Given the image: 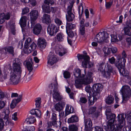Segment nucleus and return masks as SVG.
<instances>
[{"label":"nucleus","mask_w":131,"mask_h":131,"mask_svg":"<svg viewBox=\"0 0 131 131\" xmlns=\"http://www.w3.org/2000/svg\"><path fill=\"white\" fill-rule=\"evenodd\" d=\"M106 115L108 119L107 128L110 131H121L122 128L126 124L125 118L126 115L123 113L118 115L117 117V123L115 120L116 116L111 112V110L107 108L106 110Z\"/></svg>","instance_id":"obj_1"},{"label":"nucleus","mask_w":131,"mask_h":131,"mask_svg":"<svg viewBox=\"0 0 131 131\" xmlns=\"http://www.w3.org/2000/svg\"><path fill=\"white\" fill-rule=\"evenodd\" d=\"M22 64L19 59L18 58L15 59L12 64V69L9 74V79L8 83L11 84H16L19 82L20 78L23 77L25 75L24 73L22 75V70L21 68Z\"/></svg>","instance_id":"obj_2"},{"label":"nucleus","mask_w":131,"mask_h":131,"mask_svg":"<svg viewBox=\"0 0 131 131\" xmlns=\"http://www.w3.org/2000/svg\"><path fill=\"white\" fill-rule=\"evenodd\" d=\"M93 73L92 72H89L87 73L85 77L83 80L77 79L75 81L74 85L77 88H79L82 87V84H89L92 81V75Z\"/></svg>","instance_id":"obj_3"},{"label":"nucleus","mask_w":131,"mask_h":131,"mask_svg":"<svg viewBox=\"0 0 131 131\" xmlns=\"http://www.w3.org/2000/svg\"><path fill=\"white\" fill-rule=\"evenodd\" d=\"M50 88L51 89V92L52 91L53 93L52 94L53 100H55L57 101H60L62 99L61 95L58 91V84L56 80L54 83H52L49 85Z\"/></svg>","instance_id":"obj_4"},{"label":"nucleus","mask_w":131,"mask_h":131,"mask_svg":"<svg viewBox=\"0 0 131 131\" xmlns=\"http://www.w3.org/2000/svg\"><path fill=\"white\" fill-rule=\"evenodd\" d=\"M121 91L122 95V102L126 103L129 100L131 95V90L129 86L127 85L122 86Z\"/></svg>","instance_id":"obj_5"},{"label":"nucleus","mask_w":131,"mask_h":131,"mask_svg":"<svg viewBox=\"0 0 131 131\" xmlns=\"http://www.w3.org/2000/svg\"><path fill=\"white\" fill-rule=\"evenodd\" d=\"M77 57L79 60L82 61V65L83 67L90 68L93 66V64L90 61V57L88 56L78 54Z\"/></svg>","instance_id":"obj_6"},{"label":"nucleus","mask_w":131,"mask_h":131,"mask_svg":"<svg viewBox=\"0 0 131 131\" xmlns=\"http://www.w3.org/2000/svg\"><path fill=\"white\" fill-rule=\"evenodd\" d=\"M109 35L107 32H100L95 36L94 39V40L100 43L104 42H108V40L107 39L109 37Z\"/></svg>","instance_id":"obj_7"},{"label":"nucleus","mask_w":131,"mask_h":131,"mask_svg":"<svg viewBox=\"0 0 131 131\" xmlns=\"http://www.w3.org/2000/svg\"><path fill=\"white\" fill-rule=\"evenodd\" d=\"M74 2V0H73L71 2H70V5L68 6L67 9L68 14L66 15V18L67 20L69 21H72L74 17V15L72 12Z\"/></svg>","instance_id":"obj_8"},{"label":"nucleus","mask_w":131,"mask_h":131,"mask_svg":"<svg viewBox=\"0 0 131 131\" xmlns=\"http://www.w3.org/2000/svg\"><path fill=\"white\" fill-rule=\"evenodd\" d=\"M18 96L17 99L13 100L11 103L10 106L12 108H14L16 106L17 104L20 102L22 99L23 95L21 94L18 95V94L17 93H12L11 95V97H16Z\"/></svg>","instance_id":"obj_9"},{"label":"nucleus","mask_w":131,"mask_h":131,"mask_svg":"<svg viewBox=\"0 0 131 131\" xmlns=\"http://www.w3.org/2000/svg\"><path fill=\"white\" fill-rule=\"evenodd\" d=\"M100 92L93 91V96L91 97V95L89 96L87 95L88 97V101L90 104L91 105H93L94 102L96 101L100 96Z\"/></svg>","instance_id":"obj_10"},{"label":"nucleus","mask_w":131,"mask_h":131,"mask_svg":"<svg viewBox=\"0 0 131 131\" xmlns=\"http://www.w3.org/2000/svg\"><path fill=\"white\" fill-rule=\"evenodd\" d=\"M48 25L47 28V32L50 36L55 35L59 30L58 25Z\"/></svg>","instance_id":"obj_11"},{"label":"nucleus","mask_w":131,"mask_h":131,"mask_svg":"<svg viewBox=\"0 0 131 131\" xmlns=\"http://www.w3.org/2000/svg\"><path fill=\"white\" fill-rule=\"evenodd\" d=\"M9 111L8 109L7 108L4 109L1 115V117L4 120H6L5 122L6 125H8L11 123V121L9 119Z\"/></svg>","instance_id":"obj_12"},{"label":"nucleus","mask_w":131,"mask_h":131,"mask_svg":"<svg viewBox=\"0 0 131 131\" xmlns=\"http://www.w3.org/2000/svg\"><path fill=\"white\" fill-rule=\"evenodd\" d=\"M113 69L111 66L107 64L106 66H105V70L103 72H102L103 74L104 77L106 78H109L110 77L111 73L113 71Z\"/></svg>","instance_id":"obj_13"},{"label":"nucleus","mask_w":131,"mask_h":131,"mask_svg":"<svg viewBox=\"0 0 131 131\" xmlns=\"http://www.w3.org/2000/svg\"><path fill=\"white\" fill-rule=\"evenodd\" d=\"M29 14L31 25L35 24H36V20L38 16V11L36 10H33Z\"/></svg>","instance_id":"obj_14"},{"label":"nucleus","mask_w":131,"mask_h":131,"mask_svg":"<svg viewBox=\"0 0 131 131\" xmlns=\"http://www.w3.org/2000/svg\"><path fill=\"white\" fill-rule=\"evenodd\" d=\"M48 57L49 59L48 61V64L52 66L57 62V60L56 56L52 52H50Z\"/></svg>","instance_id":"obj_15"},{"label":"nucleus","mask_w":131,"mask_h":131,"mask_svg":"<svg viewBox=\"0 0 131 131\" xmlns=\"http://www.w3.org/2000/svg\"><path fill=\"white\" fill-rule=\"evenodd\" d=\"M96 107L95 106L91 107L89 110V114L92 115V117L94 119L97 118L99 116V113L96 111Z\"/></svg>","instance_id":"obj_16"},{"label":"nucleus","mask_w":131,"mask_h":131,"mask_svg":"<svg viewBox=\"0 0 131 131\" xmlns=\"http://www.w3.org/2000/svg\"><path fill=\"white\" fill-rule=\"evenodd\" d=\"M108 62L109 63L112 64H114L115 66L117 68L121 67L122 66V63L119 62V60L116 61V59L114 57L109 58L108 59Z\"/></svg>","instance_id":"obj_17"},{"label":"nucleus","mask_w":131,"mask_h":131,"mask_svg":"<svg viewBox=\"0 0 131 131\" xmlns=\"http://www.w3.org/2000/svg\"><path fill=\"white\" fill-rule=\"evenodd\" d=\"M32 27L33 28V33L37 35L39 34L42 29L41 25H31V27Z\"/></svg>","instance_id":"obj_18"},{"label":"nucleus","mask_w":131,"mask_h":131,"mask_svg":"<svg viewBox=\"0 0 131 131\" xmlns=\"http://www.w3.org/2000/svg\"><path fill=\"white\" fill-rule=\"evenodd\" d=\"M24 64L26 66L29 72H33L32 71L33 69V63L31 58L29 59L28 61L26 60L24 62Z\"/></svg>","instance_id":"obj_19"},{"label":"nucleus","mask_w":131,"mask_h":131,"mask_svg":"<svg viewBox=\"0 0 131 131\" xmlns=\"http://www.w3.org/2000/svg\"><path fill=\"white\" fill-rule=\"evenodd\" d=\"M38 45L39 47L43 49L45 48L47 43L45 39L42 38H40L38 40Z\"/></svg>","instance_id":"obj_20"},{"label":"nucleus","mask_w":131,"mask_h":131,"mask_svg":"<svg viewBox=\"0 0 131 131\" xmlns=\"http://www.w3.org/2000/svg\"><path fill=\"white\" fill-rule=\"evenodd\" d=\"M64 103L62 102H59L56 103L54 106V109L58 112H61L64 106Z\"/></svg>","instance_id":"obj_21"},{"label":"nucleus","mask_w":131,"mask_h":131,"mask_svg":"<svg viewBox=\"0 0 131 131\" xmlns=\"http://www.w3.org/2000/svg\"><path fill=\"white\" fill-rule=\"evenodd\" d=\"M84 122L85 128L87 130H88L89 128H90L92 127V123L90 118H85Z\"/></svg>","instance_id":"obj_22"},{"label":"nucleus","mask_w":131,"mask_h":131,"mask_svg":"<svg viewBox=\"0 0 131 131\" xmlns=\"http://www.w3.org/2000/svg\"><path fill=\"white\" fill-rule=\"evenodd\" d=\"M42 19L43 23L47 24L51 23V20L49 15L46 14H44L43 16Z\"/></svg>","instance_id":"obj_23"},{"label":"nucleus","mask_w":131,"mask_h":131,"mask_svg":"<svg viewBox=\"0 0 131 131\" xmlns=\"http://www.w3.org/2000/svg\"><path fill=\"white\" fill-rule=\"evenodd\" d=\"M93 87V90L94 91L100 92L102 89L103 85L100 83H96L94 84Z\"/></svg>","instance_id":"obj_24"},{"label":"nucleus","mask_w":131,"mask_h":131,"mask_svg":"<svg viewBox=\"0 0 131 131\" xmlns=\"http://www.w3.org/2000/svg\"><path fill=\"white\" fill-rule=\"evenodd\" d=\"M64 35L62 33H58L55 37L56 40L59 42L63 41L64 40Z\"/></svg>","instance_id":"obj_25"},{"label":"nucleus","mask_w":131,"mask_h":131,"mask_svg":"<svg viewBox=\"0 0 131 131\" xmlns=\"http://www.w3.org/2000/svg\"><path fill=\"white\" fill-rule=\"evenodd\" d=\"M42 7L43 12L45 13L49 14L51 12L50 7L49 5L46 4H43L42 6Z\"/></svg>","instance_id":"obj_26"},{"label":"nucleus","mask_w":131,"mask_h":131,"mask_svg":"<svg viewBox=\"0 0 131 131\" xmlns=\"http://www.w3.org/2000/svg\"><path fill=\"white\" fill-rule=\"evenodd\" d=\"M31 114L35 115L36 116L40 118L41 114V111L38 109H34L31 110L30 112Z\"/></svg>","instance_id":"obj_27"},{"label":"nucleus","mask_w":131,"mask_h":131,"mask_svg":"<svg viewBox=\"0 0 131 131\" xmlns=\"http://www.w3.org/2000/svg\"><path fill=\"white\" fill-rule=\"evenodd\" d=\"M73 107L68 105H67L65 109V116H66L69 114L73 113Z\"/></svg>","instance_id":"obj_28"},{"label":"nucleus","mask_w":131,"mask_h":131,"mask_svg":"<svg viewBox=\"0 0 131 131\" xmlns=\"http://www.w3.org/2000/svg\"><path fill=\"white\" fill-rule=\"evenodd\" d=\"M36 121L35 118L32 116H29L25 120V121L28 124L34 123Z\"/></svg>","instance_id":"obj_29"},{"label":"nucleus","mask_w":131,"mask_h":131,"mask_svg":"<svg viewBox=\"0 0 131 131\" xmlns=\"http://www.w3.org/2000/svg\"><path fill=\"white\" fill-rule=\"evenodd\" d=\"M114 99L112 95H109L105 99V102L108 104H111L113 103Z\"/></svg>","instance_id":"obj_30"},{"label":"nucleus","mask_w":131,"mask_h":131,"mask_svg":"<svg viewBox=\"0 0 131 131\" xmlns=\"http://www.w3.org/2000/svg\"><path fill=\"white\" fill-rule=\"evenodd\" d=\"M35 105L37 108H40L41 107V98L40 97H38L35 98Z\"/></svg>","instance_id":"obj_31"},{"label":"nucleus","mask_w":131,"mask_h":131,"mask_svg":"<svg viewBox=\"0 0 131 131\" xmlns=\"http://www.w3.org/2000/svg\"><path fill=\"white\" fill-rule=\"evenodd\" d=\"M122 66L121 67H119V68H117L121 75L124 76H126L127 74V72L124 68H122Z\"/></svg>","instance_id":"obj_32"},{"label":"nucleus","mask_w":131,"mask_h":131,"mask_svg":"<svg viewBox=\"0 0 131 131\" xmlns=\"http://www.w3.org/2000/svg\"><path fill=\"white\" fill-rule=\"evenodd\" d=\"M78 118L77 116L73 115L68 119V122L69 123L76 122H78Z\"/></svg>","instance_id":"obj_33"},{"label":"nucleus","mask_w":131,"mask_h":131,"mask_svg":"<svg viewBox=\"0 0 131 131\" xmlns=\"http://www.w3.org/2000/svg\"><path fill=\"white\" fill-rule=\"evenodd\" d=\"M104 63L103 62H100L97 65L98 70L102 72H103L105 70V67L104 68ZM106 66L105 65V67Z\"/></svg>","instance_id":"obj_34"},{"label":"nucleus","mask_w":131,"mask_h":131,"mask_svg":"<svg viewBox=\"0 0 131 131\" xmlns=\"http://www.w3.org/2000/svg\"><path fill=\"white\" fill-rule=\"evenodd\" d=\"M53 126L56 127L57 126V123L56 122H54L52 121H50L47 123V128H52Z\"/></svg>","instance_id":"obj_35"},{"label":"nucleus","mask_w":131,"mask_h":131,"mask_svg":"<svg viewBox=\"0 0 131 131\" xmlns=\"http://www.w3.org/2000/svg\"><path fill=\"white\" fill-rule=\"evenodd\" d=\"M53 126L56 127L57 126V123L56 122H54L52 121H50L47 123V128H52Z\"/></svg>","instance_id":"obj_36"},{"label":"nucleus","mask_w":131,"mask_h":131,"mask_svg":"<svg viewBox=\"0 0 131 131\" xmlns=\"http://www.w3.org/2000/svg\"><path fill=\"white\" fill-rule=\"evenodd\" d=\"M124 30L126 34L131 36V27L128 26L125 27Z\"/></svg>","instance_id":"obj_37"},{"label":"nucleus","mask_w":131,"mask_h":131,"mask_svg":"<svg viewBox=\"0 0 131 131\" xmlns=\"http://www.w3.org/2000/svg\"><path fill=\"white\" fill-rule=\"evenodd\" d=\"M27 17L26 16L22 17L21 18L19 21L20 25H26Z\"/></svg>","instance_id":"obj_38"},{"label":"nucleus","mask_w":131,"mask_h":131,"mask_svg":"<svg viewBox=\"0 0 131 131\" xmlns=\"http://www.w3.org/2000/svg\"><path fill=\"white\" fill-rule=\"evenodd\" d=\"M33 74V72H29L27 76L26 79L25 80V82H27L31 80Z\"/></svg>","instance_id":"obj_39"},{"label":"nucleus","mask_w":131,"mask_h":131,"mask_svg":"<svg viewBox=\"0 0 131 131\" xmlns=\"http://www.w3.org/2000/svg\"><path fill=\"white\" fill-rule=\"evenodd\" d=\"M81 70L79 69H76L74 70L73 75L75 77L77 78H79L80 74L81 73Z\"/></svg>","instance_id":"obj_40"},{"label":"nucleus","mask_w":131,"mask_h":131,"mask_svg":"<svg viewBox=\"0 0 131 131\" xmlns=\"http://www.w3.org/2000/svg\"><path fill=\"white\" fill-rule=\"evenodd\" d=\"M68 36L72 38L73 37H77V34L75 32L74 33L72 31H66Z\"/></svg>","instance_id":"obj_41"},{"label":"nucleus","mask_w":131,"mask_h":131,"mask_svg":"<svg viewBox=\"0 0 131 131\" xmlns=\"http://www.w3.org/2000/svg\"><path fill=\"white\" fill-rule=\"evenodd\" d=\"M32 42V40L29 37L26 40L24 46V47H28Z\"/></svg>","instance_id":"obj_42"},{"label":"nucleus","mask_w":131,"mask_h":131,"mask_svg":"<svg viewBox=\"0 0 131 131\" xmlns=\"http://www.w3.org/2000/svg\"><path fill=\"white\" fill-rule=\"evenodd\" d=\"M75 25H66V31H71L75 28Z\"/></svg>","instance_id":"obj_43"},{"label":"nucleus","mask_w":131,"mask_h":131,"mask_svg":"<svg viewBox=\"0 0 131 131\" xmlns=\"http://www.w3.org/2000/svg\"><path fill=\"white\" fill-rule=\"evenodd\" d=\"M103 50L104 53L107 55L110 54L111 52V48L108 47H104L103 48Z\"/></svg>","instance_id":"obj_44"},{"label":"nucleus","mask_w":131,"mask_h":131,"mask_svg":"<svg viewBox=\"0 0 131 131\" xmlns=\"http://www.w3.org/2000/svg\"><path fill=\"white\" fill-rule=\"evenodd\" d=\"M69 131H77L78 128L77 127L74 125H72L69 127Z\"/></svg>","instance_id":"obj_45"},{"label":"nucleus","mask_w":131,"mask_h":131,"mask_svg":"<svg viewBox=\"0 0 131 131\" xmlns=\"http://www.w3.org/2000/svg\"><path fill=\"white\" fill-rule=\"evenodd\" d=\"M24 53L25 54H28L30 53L32 51V50L30 49L29 47H24Z\"/></svg>","instance_id":"obj_46"},{"label":"nucleus","mask_w":131,"mask_h":131,"mask_svg":"<svg viewBox=\"0 0 131 131\" xmlns=\"http://www.w3.org/2000/svg\"><path fill=\"white\" fill-rule=\"evenodd\" d=\"M14 48L11 46H9L6 48V50H7L9 53L11 54H13L14 53Z\"/></svg>","instance_id":"obj_47"},{"label":"nucleus","mask_w":131,"mask_h":131,"mask_svg":"<svg viewBox=\"0 0 131 131\" xmlns=\"http://www.w3.org/2000/svg\"><path fill=\"white\" fill-rule=\"evenodd\" d=\"M85 32L84 26V25H80V33L82 35H83Z\"/></svg>","instance_id":"obj_48"},{"label":"nucleus","mask_w":131,"mask_h":131,"mask_svg":"<svg viewBox=\"0 0 131 131\" xmlns=\"http://www.w3.org/2000/svg\"><path fill=\"white\" fill-rule=\"evenodd\" d=\"M110 35L111 36V41L112 42H116L118 41V39L117 38V36L114 35L110 34Z\"/></svg>","instance_id":"obj_49"},{"label":"nucleus","mask_w":131,"mask_h":131,"mask_svg":"<svg viewBox=\"0 0 131 131\" xmlns=\"http://www.w3.org/2000/svg\"><path fill=\"white\" fill-rule=\"evenodd\" d=\"M21 1L25 3H29V2H32V4L34 6L36 5V2L35 0H21Z\"/></svg>","instance_id":"obj_50"},{"label":"nucleus","mask_w":131,"mask_h":131,"mask_svg":"<svg viewBox=\"0 0 131 131\" xmlns=\"http://www.w3.org/2000/svg\"><path fill=\"white\" fill-rule=\"evenodd\" d=\"M4 14L2 13L0 14V23L2 24L5 21V19L4 18Z\"/></svg>","instance_id":"obj_51"},{"label":"nucleus","mask_w":131,"mask_h":131,"mask_svg":"<svg viewBox=\"0 0 131 131\" xmlns=\"http://www.w3.org/2000/svg\"><path fill=\"white\" fill-rule=\"evenodd\" d=\"M64 77L66 79H68L70 77V73L67 71H65L63 73Z\"/></svg>","instance_id":"obj_52"},{"label":"nucleus","mask_w":131,"mask_h":131,"mask_svg":"<svg viewBox=\"0 0 131 131\" xmlns=\"http://www.w3.org/2000/svg\"><path fill=\"white\" fill-rule=\"evenodd\" d=\"M29 11V9L27 7L24 8L22 9L21 15H23L28 13Z\"/></svg>","instance_id":"obj_53"},{"label":"nucleus","mask_w":131,"mask_h":131,"mask_svg":"<svg viewBox=\"0 0 131 131\" xmlns=\"http://www.w3.org/2000/svg\"><path fill=\"white\" fill-rule=\"evenodd\" d=\"M45 4L49 5L50 4L52 5L54 4V2L53 0H45L44 1Z\"/></svg>","instance_id":"obj_54"},{"label":"nucleus","mask_w":131,"mask_h":131,"mask_svg":"<svg viewBox=\"0 0 131 131\" xmlns=\"http://www.w3.org/2000/svg\"><path fill=\"white\" fill-rule=\"evenodd\" d=\"M12 69V68L10 64L9 63H8L5 67L4 71H5L7 72V71L8 69L9 70H11V71Z\"/></svg>","instance_id":"obj_55"},{"label":"nucleus","mask_w":131,"mask_h":131,"mask_svg":"<svg viewBox=\"0 0 131 131\" xmlns=\"http://www.w3.org/2000/svg\"><path fill=\"white\" fill-rule=\"evenodd\" d=\"M85 89L86 91L89 93V96H90V93H91V88L90 86L88 85L86 86L85 88Z\"/></svg>","instance_id":"obj_56"},{"label":"nucleus","mask_w":131,"mask_h":131,"mask_svg":"<svg viewBox=\"0 0 131 131\" xmlns=\"http://www.w3.org/2000/svg\"><path fill=\"white\" fill-rule=\"evenodd\" d=\"M67 52V50L66 49L62 48L61 49V51L59 52V55L60 56H62V55L61 54L62 53H63V54H65Z\"/></svg>","instance_id":"obj_57"},{"label":"nucleus","mask_w":131,"mask_h":131,"mask_svg":"<svg viewBox=\"0 0 131 131\" xmlns=\"http://www.w3.org/2000/svg\"><path fill=\"white\" fill-rule=\"evenodd\" d=\"M57 118L56 114L54 113H53L51 117V120L52 121L56 122H57Z\"/></svg>","instance_id":"obj_58"},{"label":"nucleus","mask_w":131,"mask_h":131,"mask_svg":"<svg viewBox=\"0 0 131 131\" xmlns=\"http://www.w3.org/2000/svg\"><path fill=\"white\" fill-rule=\"evenodd\" d=\"M80 76L79 77V78H82L84 77H85V70H81V73H80ZM85 77H84V78Z\"/></svg>","instance_id":"obj_59"},{"label":"nucleus","mask_w":131,"mask_h":131,"mask_svg":"<svg viewBox=\"0 0 131 131\" xmlns=\"http://www.w3.org/2000/svg\"><path fill=\"white\" fill-rule=\"evenodd\" d=\"M112 4V2H106L105 4L106 7V9H109Z\"/></svg>","instance_id":"obj_60"},{"label":"nucleus","mask_w":131,"mask_h":131,"mask_svg":"<svg viewBox=\"0 0 131 131\" xmlns=\"http://www.w3.org/2000/svg\"><path fill=\"white\" fill-rule=\"evenodd\" d=\"M36 47V45L34 42H32L31 44L29 46V47L30 48L31 50H32V51L33 50H35Z\"/></svg>","instance_id":"obj_61"},{"label":"nucleus","mask_w":131,"mask_h":131,"mask_svg":"<svg viewBox=\"0 0 131 131\" xmlns=\"http://www.w3.org/2000/svg\"><path fill=\"white\" fill-rule=\"evenodd\" d=\"M4 126V122L2 118H0V130H2Z\"/></svg>","instance_id":"obj_62"},{"label":"nucleus","mask_w":131,"mask_h":131,"mask_svg":"<svg viewBox=\"0 0 131 131\" xmlns=\"http://www.w3.org/2000/svg\"><path fill=\"white\" fill-rule=\"evenodd\" d=\"M10 28L11 29L12 32V34L14 35L15 34V31L16 30L15 29V25H10Z\"/></svg>","instance_id":"obj_63"},{"label":"nucleus","mask_w":131,"mask_h":131,"mask_svg":"<svg viewBox=\"0 0 131 131\" xmlns=\"http://www.w3.org/2000/svg\"><path fill=\"white\" fill-rule=\"evenodd\" d=\"M95 131H104L103 129L99 126H96L94 128Z\"/></svg>","instance_id":"obj_64"}]
</instances>
